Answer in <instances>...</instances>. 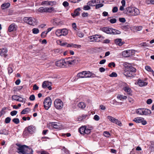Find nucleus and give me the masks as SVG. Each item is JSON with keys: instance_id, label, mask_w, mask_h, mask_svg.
<instances>
[{"instance_id": "obj_1", "label": "nucleus", "mask_w": 154, "mask_h": 154, "mask_svg": "<svg viewBox=\"0 0 154 154\" xmlns=\"http://www.w3.org/2000/svg\"><path fill=\"white\" fill-rule=\"evenodd\" d=\"M124 13L131 16H136L140 14L138 9L134 7H129L126 8Z\"/></svg>"}, {"instance_id": "obj_2", "label": "nucleus", "mask_w": 154, "mask_h": 154, "mask_svg": "<svg viewBox=\"0 0 154 154\" xmlns=\"http://www.w3.org/2000/svg\"><path fill=\"white\" fill-rule=\"evenodd\" d=\"M136 70V69L133 66L129 67V68L125 69L124 74L128 77H133L136 75L135 73Z\"/></svg>"}, {"instance_id": "obj_3", "label": "nucleus", "mask_w": 154, "mask_h": 154, "mask_svg": "<svg viewBox=\"0 0 154 154\" xmlns=\"http://www.w3.org/2000/svg\"><path fill=\"white\" fill-rule=\"evenodd\" d=\"M33 151L29 148L28 146L20 144V154H33Z\"/></svg>"}, {"instance_id": "obj_4", "label": "nucleus", "mask_w": 154, "mask_h": 154, "mask_svg": "<svg viewBox=\"0 0 154 154\" xmlns=\"http://www.w3.org/2000/svg\"><path fill=\"white\" fill-rule=\"evenodd\" d=\"M35 130V126L33 125H31L25 128L23 134V135L27 136L29 134H32L34 133Z\"/></svg>"}, {"instance_id": "obj_5", "label": "nucleus", "mask_w": 154, "mask_h": 154, "mask_svg": "<svg viewBox=\"0 0 154 154\" xmlns=\"http://www.w3.org/2000/svg\"><path fill=\"white\" fill-rule=\"evenodd\" d=\"M136 113L140 115H148L151 113L150 110L145 108H140L137 109Z\"/></svg>"}, {"instance_id": "obj_6", "label": "nucleus", "mask_w": 154, "mask_h": 154, "mask_svg": "<svg viewBox=\"0 0 154 154\" xmlns=\"http://www.w3.org/2000/svg\"><path fill=\"white\" fill-rule=\"evenodd\" d=\"M92 73L89 71H83L79 73L77 76L79 78H90L92 76Z\"/></svg>"}, {"instance_id": "obj_7", "label": "nucleus", "mask_w": 154, "mask_h": 154, "mask_svg": "<svg viewBox=\"0 0 154 154\" xmlns=\"http://www.w3.org/2000/svg\"><path fill=\"white\" fill-rule=\"evenodd\" d=\"M23 20L25 22L31 25L34 26L36 24L35 19L32 17H24L23 18Z\"/></svg>"}, {"instance_id": "obj_8", "label": "nucleus", "mask_w": 154, "mask_h": 154, "mask_svg": "<svg viewBox=\"0 0 154 154\" xmlns=\"http://www.w3.org/2000/svg\"><path fill=\"white\" fill-rule=\"evenodd\" d=\"M54 107L57 109H61L63 106V104L62 101L60 99H56L54 101Z\"/></svg>"}, {"instance_id": "obj_9", "label": "nucleus", "mask_w": 154, "mask_h": 154, "mask_svg": "<svg viewBox=\"0 0 154 154\" xmlns=\"http://www.w3.org/2000/svg\"><path fill=\"white\" fill-rule=\"evenodd\" d=\"M44 106L45 109L48 110L51 107V100L49 97H46L44 101Z\"/></svg>"}, {"instance_id": "obj_10", "label": "nucleus", "mask_w": 154, "mask_h": 154, "mask_svg": "<svg viewBox=\"0 0 154 154\" xmlns=\"http://www.w3.org/2000/svg\"><path fill=\"white\" fill-rule=\"evenodd\" d=\"M79 132L80 134L84 135L85 134H89L91 131L90 129L86 128V126H83L80 127L79 129Z\"/></svg>"}, {"instance_id": "obj_11", "label": "nucleus", "mask_w": 154, "mask_h": 154, "mask_svg": "<svg viewBox=\"0 0 154 154\" xmlns=\"http://www.w3.org/2000/svg\"><path fill=\"white\" fill-rule=\"evenodd\" d=\"M75 58V57H68L67 59L68 60L66 61L67 65H74L75 64L77 63L78 62V60Z\"/></svg>"}, {"instance_id": "obj_12", "label": "nucleus", "mask_w": 154, "mask_h": 154, "mask_svg": "<svg viewBox=\"0 0 154 154\" xmlns=\"http://www.w3.org/2000/svg\"><path fill=\"white\" fill-rule=\"evenodd\" d=\"M107 118L111 122L113 123H115L120 126H122V123L121 122L119 121L118 119H116L110 116H108Z\"/></svg>"}, {"instance_id": "obj_13", "label": "nucleus", "mask_w": 154, "mask_h": 154, "mask_svg": "<svg viewBox=\"0 0 154 154\" xmlns=\"http://www.w3.org/2000/svg\"><path fill=\"white\" fill-rule=\"evenodd\" d=\"M101 36L98 35H95L91 36L90 38V41L92 42H97L100 41V38Z\"/></svg>"}, {"instance_id": "obj_14", "label": "nucleus", "mask_w": 154, "mask_h": 154, "mask_svg": "<svg viewBox=\"0 0 154 154\" xmlns=\"http://www.w3.org/2000/svg\"><path fill=\"white\" fill-rule=\"evenodd\" d=\"M66 61H65L63 59L60 60L56 62V65L57 66L63 67L66 66Z\"/></svg>"}, {"instance_id": "obj_15", "label": "nucleus", "mask_w": 154, "mask_h": 154, "mask_svg": "<svg viewBox=\"0 0 154 154\" xmlns=\"http://www.w3.org/2000/svg\"><path fill=\"white\" fill-rule=\"evenodd\" d=\"M113 28L108 27H103L101 29V30L107 34H112Z\"/></svg>"}, {"instance_id": "obj_16", "label": "nucleus", "mask_w": 154, "mask_h": 154, "mask_svg": "<svg viewBox=\"0 0 154 154\" xmlns=\"http://www.w3.org/2000/svg\"><path fill=\"white\" fill-rule=\"evenodd\" d=\"M132 51L131 50H127L123 51L122 53L123 56L125 57H128L132 55Z\"/></svg>"}, {"instance_id": "obj_17", "label": "nucleus", "mask_w": 154, "mask_h": 154, "mask_svg": "<svg viewBox=\"0 0 154 154\" xmlns=\"http://www.w3.org/2000/svg\"><path fill=\"white\" fill-rule=\"evenodd\" d=\"M81 10V9L80 8H78L74 11L73 13H72L71 14V15L73 18H75L76 17L79 15L80 14L79 11H80Z\"/></svg>"}, {"instance_id": "obj_18", "label": "nucleus", "mask_w": 154, "mask_h": 154, "mask_svg": "<svg viewBox=\"0 0 154 154\" xmlns=\"http://www.w3.org/2000/svg\"><path fill=\"white\" fill-rule=\"evenodd\" d=\"M1 52L0 55L1 56L3 57H6L7 56V53L8 52V50L6 48H2L0 49Z\"/></svg>"}, {"instance_id": "obj_19", "label": "nucleus", "mask_w": 154, "mask_h": 154, "mask_svg": "<svg viewBox=\"0 0 154 154\" xmlns=\"http://www.w3.org/2000/svg\"><path fill=\"white\" fill-rule=\"evenodd\" d=\"M17 26L14 23L10 25L8 28V31L9 32L15 31L17 29Z\"/></svg>"}, {"instance_id": "obj_20", "label": "nucleus", "mask_w": 154, "mask_h": 154, "mask_svg": "<svg viewBox=\"0 0 154 154\" xmlns=\"http://www.w3.org/2000/svg\"><path fill=\"white\" fill-rule=\"evenodd\" d=\"M123 89L128 94L130 95H132V91L131 89L129 87L128 85H126L123 87Z\"/></svg>"}, {"instance_id": "obj_21", "label": "nucleus", "mask_w": 154, "mask_h": 154, "mask_svg": "<svg viewBox=\"0 0 154 154\" xmlns=\"http://www.w3.org/2000/svg\"><path fill=\"white\" fill-rule=\"evenodd\" d=\"M55 4L54 2L48 1H42L41 4V5H51L53 6Z\"/></svg>"}, {"instance_id": "obj_22", "label": "nucleus", "mask_w": 154, "mask_h": 154, "mask_svg": "<svg viewBox=\"0 0 154 154\" xmlns=\"http://www.w3.org/2000/svg\"><path fill=\"white\" fill-rule=\"evenodd\" d=\"M115 43L119 46H121L125 43V42L122 41V40L121 38H117L115 40Z\"/></svg>"}, {"instance_id": "obj_23", "label": "nucleus", "mask_w": 154, "mask_h": 154, "mask_svg": "<svg viewBox=\"0 0 154 154\" xmlns=\"http://www.w3.org/2000/svg\"><path fill=\"white\" fill-rule=\"evenodd\" d=\"M147 82H144L140 79H138L137 84L140 86H146L147 85Z\"/></svg>"}, {"instance_id": "obj_24", "label": "nucleus", "mask_w": 154, "mask_h": 154, "mask_svg": "<svg viewBox=\"0 0 154 154\" xmlns=\"http://www.w3.org/2000/svg\"><path fill=\"white\" fill-rule=\"evenodd\" d=\"M51 84V82H49L48 81H45L42 83V87L44 88H45Z\"/></svg>"}, {"instance_id": "obj_25", "label": "nucleus", "mask_w": 154, "mask_h": 154, "mask_svg": "<svg viewBox=\"0 0 154 154\" xmlns=\"http://www.w3.org/2000/svg\"><path fill=\"white\" fill-rule=\"evenodd\" d=\"M10 4L9 3H5L2 4L1 5V8L2 9H5L8 8L10 6Z\"/></svg>"}, {"instance_id": "obj_26", "label": "nucleus", "mask_w": 154, "mask_h": 154, "mask_svg": "<svg viewBox=\"0 0 154 154\" xmlns=\"http://www.w3.org/2000/svg\"><path fill=\"white\" fill-rule=\"evenodd\" d=\"M143 119V118L142 117H137L134 118L133 121L137 123H140L142 122V120Z\"/></svg>"}, {"instance_id": "obj_27", "label": "nucleus", "mask_w": 154, "mask_h": 154, "mask_svg": "<svg viewBox=\"0 0 154 154\" xmlns=\"http://www.w3.org/2000/svg\"><path fill=\"white\" fill-rule=\"evenodd\" d=\"M8 131L5 129H1L0 131V134L8 135Z\"/></svg>"}, {"instance_id": "obj_28", "label": "nucleus", "mask_w": 154, "mask_h": 154, "mask_svg": "<svg viewBox=\"0 0 154 154\" xmlns=\"http://www.w3.org/2000/svg\"><path fill=\"white\" fill-rule=\"evenodd\" d=\"M54 8L52 7H50L49 8H46L45 7V12H48V13H51L52 11H54Z\"/></svg>"}, {"instance_id": "obj_29", "label": "nucleus", "mask_w": 154, "mask_h": 154, "mask_svg": "<svg viewBox=\"0 0 154 154\" xmlns=\"http://www.w3.org/2000/svg\"><path fill=\"white\" fill-rule=\"evenodd\" d=\"M117 98L121 100H123L126 99L127 97L126 96L121 94H119L117 96Z\"/></svg>"}, {"instance_id": "obj_30", "label": "nucleus", "mask_w": 154, "mask_h": 154, "mask_svg": "<svg viewBox=\"0 0 154 154\" xmlns=\"http://www.w3.org/2000/svg\"><path fill=\"white\" fill-rule=\"evenodd\" d=\"M78 106L79 108L82 109H84L85 107V103L82 102L79 103L78 105Z\"/></svg>"}, {"instance_id": "obj_31", "label": "nucleus", "mask_w": 154, "mask_h": 154, "mask_svg": "<svg viewBox=\"0 0 154 154\" xmlns=\"http://www.w3.org/2000/svg\"><path fill=\"white\" fill-rule=\"evenodd\" d=\"M61 32L62 33V35L66 36L68 34V32L66 29H62Z\"/></svg>"}, {"instance_id": "obj_32", "label": "nucleus", "mask_w": 154, "mask_h": 154, "mask_svg": "<svg viewBox=\"0 0 154 154\" xmlns=\"http://www.w3.org/2000/svg\"><path fill=\"white\" fill-rule=\"evenodd\" d=\"M112 31V34L116 35V34H119L121 33V32L118 30L115 29H113Z\"/></svg>"}, {"instance_id": "obj_33", "label": "nucleus", "mask_w": 154, "mask_h": 154, "mask_svg": "<svg viewBox=\"0 0 154 154\" xmlns=\"http://www.w3.org/2000/svg\"><path fill=\"white\" fill-rule=\"evenodd\" d=\"M87 116L88 115H82V116H80L78 118V120L79 121H82L85 119Z\"/></svg>"}, {"instance_id": "obj_34", "label": "nucleus", "mask_w": 154, "mask_h": 154, "mask_svg": "<svg viewBox=\"0 0 154 154\" xmlns=\"http://www.w3.org/2000/svg\"><path fill=\"white\" fill-rule=\"evenodd\" d=\"M62 29H58L56 30L55 33L56 35L58 36H62Z\"/></svg>"}, {"instance_id": "obj_35", "label": "nucleus", "mask_w": 154, "mask_h": 154, "mask_svg": "<svg viewBox=\"0 0 154 154\" xmlns=\"http://www.w3.org/2000/svg\"><path fill=\"white\" fill-rule=\"evenodd\" d=\"M29 111V109L27 108L23 109L22 111L21 112V114H26L27 113V112Z\"/></svg>"}, {"instance_id": "obj_36", "label": "nucleus", "mask_w": 154, "mask_h": 154, "mask_svg": "<svg viewBox=\"0 0 154 154\" xmlns=\"http://www.w3.org/2000/svg\"><path fill=\"white\" fill-rule=\"evenodd\" d=\"M77 35L79 37L82 38L84 36L83 33L79 31L76 32Z\"/></svg>"}, {"instance_id": "obj_37", "label": "nucleus", "mask_w": 154, "mask_h": 154, "mask_svg": "<svg viewBox=\"0 0 154 154\" xmlns=\"http://www.w3.org/2000/svg\"><path fill=\"white\" fill-rule=\"evenodd\" d=\"M58 124H59L57 123L54 122L52 124V126L54 128L58 129L60 128V126Z\"/></svg>"}, {"instance_id": "obj_38", "label": "nucleus", "mask_w": 154, "mask_h": 154, "mask_svg": "<svg viewBox=\"0 0 154 154\" xmlns=\"http://www.w3.org/2000/svg\"><path fill=\"white\" fill-rule=\"evenodd\" d=\"M45 7H41L38 9V12L41 13L45 12Z\"/></svg>"}, {"instance_id": "obj_39", "label": "nucleus", "mask_w": 154, "mask_h": 154, "mask_svg": "<svg viewBox=\"0 0 154 154\" xmlns=\"http://www.w3.org/2000/svg\"><path fill=\"white\" fill-rule=\"evenodd\" d=\"M32 32L34 34H37L39 32V30L38 28H34L32 29Z\"/></svg>"}, {"instance_id": "obj_40", "label": "nucleus", "mask_w": 154, "mask_h": 154, "mask_svg": "<svg viewBox=\"0 0 154 154\" xmlns=\"http://www.w3.org/2000/svg\"><path fill=\"white\" fill-rule=\"evenodd\" d=\"M140 47H147L148 46V44L146 42H142L139 44Z\"/></svg>"}, {"instance_id": "obj_41", "label": "nucleus", "mask_w": 154, "mask_h": 154, "mask_svg": "<svg viewBox=\"0 0 154 154\" xmlns=\"http://www.w3.org/2000/svg\"><path fill=\"white\" fill-rule=\"evenodd\" d=\"M19 96L17 95H14L12 96V98L13 100L19 101Z\"/></svg>"}, {"instance_id": "obj_42", "label": "nucleus", "mask_w": 154, "mask_h": 154, "mask_svg": "<svg viewBox=\"0 0 154 154\" xmlns=\"http://www.w3.org/2000/svg\"><path fill=\"white\" fill-rule=\"evenodd\" d=\"M145 69L148 72H152L153 70L151 69V67L149 66H146L145 67Z\"/></svg>"}, {"instance_id": "obj_43", "label": "nucleus", "mask_w": 154, "mask_h": 154, "mask_svg": "<svg viewBox=\"0 0 154 154\" xmlns=\"http://www.w3.org/2000/svg\"><path fill=\"white\" fill-rule=\"evenodd\" d=\"M47 34V32L46 31L42 32L41 35V38H45Z\"/></svg>"}, {"instance_id": "obj_44", "label": "nucleus", "mask_w": 154, "mask_h": 154, "mask_svg": "<svg viewBox=\"0 0 154 154\" xmlns=\"http://www.w3.org/2000/svg\"><path fill=\"white\" fill-rule=\"evenodd\" d=\"M103 135L105 137H109L110 136V134L107 131H104L103 132Z\"/></svg>"}, {"instance_id": "obj_45", "label": "nucleus", "mask_w": 154, "mask_h": 154, "mask_svg": "<svg viewBox=\"0 0 154 154\" xmlns=\"http://www.w3.org/2000/svg\"><path fill=\"white\" fill-rule=\"evenodd\" d=\"M95 8L96 9H98L102 7L103 6V4H99L97 5H95Z\"/></svg>"}, {"instance_id": "obj_46", "label": "nucleus", "mask_w": 154, "mask_h": 154, "mask_svg": "<svg viewBox=\"0 0 154 154\" xmlns=\"http://www.w3.org/2000/svg\"><path fill=\"white\" fill-rule=\"evenodd\" d=\"M115 64L114 62H111L109 63L108 64V66L110 68H112V66L113 67H114L115 66Z\"/></svg>"}, {"instance_id": "obj_47", "label": "nucleus", "mask_w": 154, "mask_h": 154, "mask_svg": "<svg viewBox=\"0 0 154 154\" xmlns=\"http://www.w3.org/2000/svg\"><path fill=\"white\" fill-rule=\"evenodd\" d=\"M12 121L16 124H18L19 123V120L18 118H14L13 119Z\"/></svg>"}, {"instance_id": "obj_48", "label": "nucleus", "mask_w": 154, "mask_h": 154, "mask_svg": "<svg viewBox=\"0 0 154 154\" xmlns=\"http://www.w3.org/2000/svg\"><path fill=\"white\" fill-rule=\"evenodd\" d=\"M117 76V73L115 72H112V73L109 75V76L110 77H116Z\"/></svg>"}, {"instance_id": "obj_49", "label": "nucleus", "mask_w": 154, "mask_h": 154, "mask_svg": "<svg viewBox=\"0 0 154 154\" xmlns=\"http://www.w3.org/2000/svg\"><path fill=\"white\" fill-rule=\"evenodd\" d=\"M11 120V119L9 117L6 118L5 120V122L6 123L8 124L10 122Z\"/></svg>"}, {"instance_id": "obj_50", "label": "nucleus", "mask_w": 154, "mask_h": 154, "mask_svg": "<svg viewBox=\"0 0 154 154\" xmlns=\"http://www.w3.org/2000/svg\"><path fill=\"white\" fill-rule=\"evenodd\" d=\"M91 9V8L88 5H85L83 8V10H88Z\"/></svg>"}, {"instance_id": "obj_51", "label": "nucleus", "mask_w": 154, "mask_h": 154, "mask_svg": "<svg viewBox=\"0 0 154 154\" xmlns=\"http://www.w3.org/2000/svg\"><path fill=\"white\" fill-rule=\"evenodd\" d=\"M17 113V112L16 110H14L11 111L10 113V114L12 116L16 115Z\"/></svg>"}, {"instance_id": "obj_52", "label": "nucleus", "mask_w": 154, "mask_h": 154, "mask_svg": "<svg viewBox=\"0 0 154 154\" xmlns=\"http://www.w3.org/2000/svg\"><path fill=\"white\" fill-rule=\"evenodd\" d=\"M143 28V27L141 26H138L136 27L135 29L138 31L141 30Z\"/></svg>"}, {"instance_id": "obj_53", "label": "nucleus", "mask_w": 154, "mask_h": 154, "mask_svg": "<svg viewBox=\"0 0 154 154\" xmlns=\"http://www.w3.org/2000/svg\"><path fill=\"white\" fill-rule=\"evenodd\" d=\"M147 4L154 5V0H148L146 1Z\"/></svg>"}, {"instance_id": "obj_54", "label": "nucleus", "mask_w": 154, "mask_h": 154, "mask_svg": "<svg viewBox=\"0 0 154 154\" xmlns=\"http://www.w3.org/2000/svg\"><path fill=\"white\" fill-rule=\"evenodd\" d=\"M8 73L9 74H10L12 73L13 72V69H12V68L10 66H9L8 67Z\"/></svg>"}, {"instance_id": "obj_55", "label": "nucleus", "mask_w": 154, "mask_h": 154, "mask_svg": "<svg viewBox=\"0 0 154 154\" xmlns=\"http://www.w3.org/2000/svg\"><path fill=\"white\" fill-rule=\"evenodd\" d=\"M29 100L31 101H33L35 100V97L34 95L32 94L31 95L29 98Z\"/></svg>"}, {"instance_id": "obj_56", "label": "nucleus", "mask_w": 154, "mask_h": 154, "mask_svg": "<svg viewBox=\"0 0 154 154\" xmlns=\"http://www.w3.org/2000/svg\"><path fill=\"white\" fill-rule=\"evenodd\" d=\"M119 21L122 23H125L126 21V20L125 18H120L119 19Z\"/></svg>"}, {"instance_id": "obj_57", "label": "nucleus", "mask_w": 154, "mask_h": 154, "mask_svg": "<svg viewBox=\"0 0 154 154\" xmlns=\"http://www.w3.org/2000/svg\"><path fill=\"white\" fill-rule=\"evenodd\" d=\"M109 21L112 23H114L116 22V20L115 18L112 19L110 20Z\"/></svg>"}, {"instance_id": "obj_58", "label": "nucleus", "mask_w": 154, "mask_h": 154, "mask_svg": "<svg viewBox=\"0 0 154 154\" xmlns=\"http://www.w3.org/2000/svg\"><path fill=\"white\" fill-rule=\"evenodd\" d=\"M81 47L80 45H77L76 44H75L72 43V47L75 48H80Z\"/></svg>"}, {"instance_id": "obj_59", "label": "nucleus", "mask_w": 154, "mask_h": 154, "mask_svg": "<svg viewBox=\"0 0 154 154\" xmlns=\"http://www.w3.org/2000/svg\"><path fill=\"white\" fill-rule=\"evenodd\" d=\"M69 5L68 2L67 1H64L63 3V5L64 7H67Z\"/></svg>"}, {"instance_id": "obj_60", "label": "nucleus", "mask_w": 154, "mask_h": 154, "mask_svg": "<svg viewBox=\"0 0 154 154\" xmlns=\"http://www.w3.org/2000/svg\"><path fill=\"white\" fill-rule=\"evenodd\" d=\"M39 87L36 84H35L33 86V90L35 91L38 90Z\"/></svg>"}, {"instance_id": "obj_61", "label": "nucleus", "mask_w": 154, "mask_h": 154, "mask_svg": "<svg viewBox=\"0 0 154 154\" xmlns=\"http://www.w3.org/2000/svg\"><path fill=\"white\" fill-rule=\"evenodd\" d=\"M87 4L89 6H93L95 5H94V4H93V2L91 1L88 2L87 3Z\"/></svg>"}, {"instance_id": "obj_62", "label": "nucleus", "mask_w": 154, "mask_h": 154, "mask_svg": "<svg viewBox=\"0 0 154 154\" xmlns=\"http://www.w3.org/2000/svg\"><path fill=\"white\" fill-rule=\"evenodd\" d=\"M94 119L96 121H98L100 119V117L97 115H95L94 117Z\"/></svg>"}, {"instance_id": "obj_63", "label": "nucleus", "mask_w": 154, "mask_h": 154, "mask_svg": "<svg viewBox=\"0 0 154 154\" xmlns=\"http://www.w3.org/2000/svg\"><path fill=\"white\" fill-rule=\"evenodd\" d=\"M22 119L24 121H26L27 120H30V118L29 117V116H27V117L24 116L22 118Z\"/></svg>"}, {"instance_id": "obj_64", "label": "nucleus", "mask_w": 154, "mask_h": 154, "mask_svg": "<svg viewBox=\"0 0 154 154\" xmlns=\"http://www.w3.org/2000/svg\"><path fill=\"white\" fill-rule=\"evenodd\" d=\"M118 8L117 7H115L113 8L112 11L113 13H116L118 11Z\"/></svg>"}]
</instances>
